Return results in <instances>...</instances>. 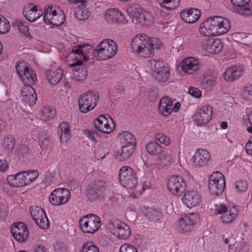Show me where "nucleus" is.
I'll use <instances>...</instances> for the list:
<instances>
[{"label":"nucleus","instance_id":"f257e3e1","mask_svg":"<svg viewBox=\"0 0 252 252\" xmlns=\"http://www.w3.org/2000/svg\"><path fill=\"white\" fill-rule=\"evenodd\" d=\"M230 28L229 21L221 16L206 19L200 26V33L205 36H217L226 33Z\"/></svg>","mask_w":252,"mask_h":252},{"label":"nucleus","instance_id":"f03ea898","mask_svg":"<svg viewBox=\"0 0 252 252\" xmlns=\"http://www.w3.org/2000/svg\"><path fill=\"white\" fill-rule=\"evenodd\" d=\"M152 42L150 38L145 34L136 35L131 43V48L134 53L143 57H147L152 54Z\"/></svg>","mask_w":252,"mask_h":252},{"label":"nucleus","instance_id":"7ed1b4c3","mask_svg":"<svg viewBox=\"0 0 252 252\" xmlns=\"http://www.w3.org/2000/svg\"><path fill=\"white\" fill-rule=\"evenodd\" d=\"M117 51V44L114 40L105 39L99 43L93 53L94 56H97L99 60H106L114 57Z\"/></svg>","mask_w":252,"mask_h":252},{"label":"nucleus","instance_id":"20e7f679","mask_svg":"<svg viewBox=\"0 0 252 252\" xmlns=\"http://www.w3.org/2000/svg\"><path fill=\"white\" fill-rule=\"evenodd\" d=\"M16 72L23 83L27 86L33 85L37 80L36 74L30 65L24 62H17L15 65Z\"/></svg>","mask_w":252,"mask_h":252},{"label":"nucleus","instance_id":"39448f33","mask_svg":"<svg viewBox=\"0 0 252 252\" xmlns=\"http://www.w3.org/2000/svg\"><path fill=\"white\" fill-rule=\"evenodd\" d=\"M149 64L157 81L161 83L168 81L170 76V70L164 62L159 60H152L149 61Z\"/></svg>","mask_w":252,"mask_h":252},{"label":"nucleus","instance_id":"423d86ee","mask_svg":"<svg viewBox=\"0 0 252 252\" xmlns=\"http://www.w3.org/2000/svg\"><path fill=\"white\" fill-rule=\"evenodd\" d=\"M79 225L84 233L93 234L101 226L100 219L95 214H89L80 219Z\"/></svg>","mask_w":252,"mask_h":252},{"label":"nucleus","instance_id":"0eeeda50","mask_svg":"<svg viewBox=\"0 0 252 252\" xmlns=\"http://www.w3.org/2000/svg\"><path fill=\"white\" fill-rule=\"evenodd\" d=\"M119 180L122 186L128 189L135 188L138 183L135 171L127 166H124L120 168Z\"/></svg>","mask_w":252,"mask_h":252},{"label":"nucleus","instance_id":"6e6552de","mask_svg":"<svg viewBox=\"0 0 252 252\" xmlns=\"http://www.w3.org/2000/svg\"><path fill=\"white\" fill-rule=\"evenodd\" d=\"M98 95L94 91H88L82 94L78 98L79 109L83 113H86L94 109L98 101Z\"/></svg>","mask_w":252,"mask_h":252},{"label":"nucleus","instance_id":"1a4fd4ad","mask_svg":"<svg viewBox=\"0 0 252 252\" xmlns=\"http://www.w3.org/2000/svg\"><path fill=\"white\" fill-rule=\"evenodd\" d=\"M225 187V181L223 174L220 172H213L210 176L208 188L212 195L219 196L221 194Z\"/></svg>","mask_w":252,"mask_h":252},{"label":"nucleus","instance_id":"9d476101","mask_svg":"<svg viewBox=\"0 0 252 252\" xmlns=\"http://www.w3.org/2000/svg\"><path fill=\"white\" fill-rule=\"evenodd\" d=\"M92 49V46L88 44H79L75 46L71 50L69 56L73 59L74 63L70 66H79L83 64V61H87L88 56L87 53L88 50Z\"/></svg>","mask_w":252,"mask_h":252},{"label":"nucleus","instance_id":"9b49d317","mask_svg":"<svg viewBox=\"0 0 252 252\" xmlns=\"http://www.w3.org/2000/svg\"><path fill=\"white\" fill-rule=\"evenodd\" d=\"M167 188L173 195L180 196L186 190V184L181 176L174 175L169 178Z\"/></svg>","mask_w":252,"mask_h":252},{"label":"nucleus","instance_id":"f8f14e48","mask_svg":"<svg viewBox=\"0 0 252 252\" xmlns=\"http://www.w3.org/2000/svg\"><path fill=\"white\" fill-rule=\"evenodd\" d=\"M95 128L102 133L109 134L115 128V123L109 116L100 115L94 122Z\"/></svg>","mask_w":252,"mask_h":252},{"label":"nucleus","instance_id":"ddd939ff","mask_svg":"<svg viewBox=\"0 0 252 252\" xmlns=\"http://www.w3.org/2000/svg\"><path fill=\"white\" fill-rule=\"evenodd\" d=\"M109 227L113 231V234L120 239H126L130 236L129 226L118 220L110 222Z\"/></svg>","mask_w":252,"mask_h":252},{"label":"nucleus","instance_id":"4468645a","mask_svg":"<svg viewBox=\"0 0 252 252\" xmlns=\"http://www.w3.org/2000/svg\"><path fill=\"white\" fill-rule=\"evenodd\" d=\"M70 197L69 190L65 188L55 189L50 194L49 201L54 205H60L67 203Z\"/></svg>","mask_w":252,"mask_h":252},{"label":"nucleus","instance_id":"2eb2a0df","mask_svg":"<svg viewBox=\"0 0 252 252\" xmlns=\"http://www.w3.org/2000/svg\"><path fill=\"white\" fill-rule=\"evenodd\" d=\"M30 212L37 225L42 229L49 227V221L43 210L38 206H31Z\"/></svg>","mask_w":252,"mask_h":252},{"label":"nucleus","instance_id":"dca6fc26","mask_svg":"<svg viewBox=\"0 0 252 252\" xmlns=\"http://www.w3.org/2000/svg\"><path fill=\"white\" fill-rule=\"evenodd\" d=\"M11 232L15 239L20 243L25 242L29 236L26 224L21 221L14 222L12 224Z\"/></svg>","mask_w":252,"mask_h":252},{"label":"nucleus","instance_id":"f3484780","mask_svg":"<svg viewBox=\"0 0 252 252\" xmlns=\"http://www.w3.org/2000/svg\"><path fill=\"white\" fill-rule=\"evenodd\" d=\"M197 219V215L194 213L185 215L179 220L177 225L179 230L183 233L190 232L194 228Z\"/></svg>","mask_w":252,"mask_h":252},{"label":"nucleus","instance_id":"a211bd4d","mask_svg":"<svg viewBox=\"0 0 252 252\" xmlns=\"http://www.w3.org/2000/svg\"><path fill=\"white\" fill-rule=\"evenodd\" d=\"M213 108L208 105L202 106L198 109L194 117L198 126L207 124L211 119Z\"/></svg>","mask_w":252,"mask_h":252},{"label":"nucleus","instance_id":"6ab92c4d","mask_svg":"<svg viewBox=\"0 0 252 252\" xmlns=\"http://www.w3.org/2000/svg\"><path fill=\"white\" fill-rule=\"evenodd\" d=\"M202 47L209 53L216 54L221 50L222 44L219 39L206 38L202 42Z\"/></svg>","mask_w":252,"mask_h":252},{"label":"nucleus","instance_id":"aec40b11","mask_svg":"<svg viewBox=\"0 0 252 252\" xmlns=\"http://www.w3.org/2000/svg\"><path fill=\"white\" fill-rule=\"evenodd\" d=\"M146 149L149 154L157 157L159 161L166 160L168 154L163 151L162 146L155 141H151L146 146Z\"/></svg>","mask_w":252,"mask_h":252},{"label":"nucleus","instance_id":"412c9836","mask_svg":"<svg viewBox=\"0 0 252 252\" xmlns=\"http://www.w3.org/2000/svg\"><path fill=\"white\" fill-rule=\"evenodd\" d=\"M104 18L108 24L124 23L125 17L121 11L116 8H110L105 11Z\"/></svg>","mask_w":252,"mask_h":252},{"label":"nucleus","instance_id":"4be33fe9","mask_svg":"<svg viewBox=\"0 0 252 252\" xmlns=\"http://www.w3.org/2000/svg\"><path fill=\"white\" fill-rule=\"evenodd\" d=\"M244 71V67L242 66L232 65L226 68L223 73V77L227 82H233L242 76Z\"/></svg>","mask_w":252,"mask_h":252},{"label":"nucleus","instance_id":"5701e85b","mask_svg":"<svg viewBox=\"0 0 252 252\" xmlns=\"http://www.w3.org/2000/svg\"><path fill=\"white\" fill-rule=\"evenodd\" d=\"M195 167H201L206 165L210 159L209 153L205 150L199 149L192 158Z\"/></svg>","mask_w":252,"mask_h":252},{"label":"nucleus","instance_id":"b1692460","mask_svg":"<svg viewBox=\"0 0 252 252\" xmlns=\"http://www.w3.org/2000/svg\"><path fill=\"white\" fill-rule=\"evenodd\" d=\"M43 14L42 9L38 8L36 5L31 4L25 7L23 10V15L26 19L30 22H33L40 18Z\"/></svg>","mask_w":252,"mask_h":252},{"label":"nucleus","instance_id":"393cba45","mask_svg":"<svg viewBox=\"0 0 252 252\" xmlns=\"http://www.w3.org/2000/svg\"><path fill=\"white\" fill-rule=\"evenodd\" d=\"M182 200L187 207L191 208L199 205L201 201V196L196 191H188L185 192Z\"/></svg>","mask_w":252,"mask_h":252},{"label":"nucleus","instance_id":"a878e982","mask_svg":"<svg viewBox=\"0 0 252 252\" xmlns=\"http://www.w3.org/2000/svg\"><path fill=\"white\" fill-rule=\"evenodd\" d=\"M181 19L185 22L194 23L196 22L200 17V11L194 8H190L184 9L180 13Z\"/></svg>","mask_w":252,"mask_h":252},{"label":"nucleus","instance_id":"bb28decb","mask_svg":"<svg viewBox=\"0 0 252 252\" xmlns=\"http://www.w3.org/2000/svg\"><path fill=\"white\" fill-rule=\"evenodd\" d=\"M183 70L188 74H192L199 68L198 61L190 57L184 59L181 63Z\"/></svg>","mask_w":252,"mask_h":252},{"label":"nucleus","instance_id":"cd10ccee","mask_svg":"<svg viewBox=\"0 0 252 252\" xmlns=\"http://www.w3.org/2000/svg\"><path fill=\"white\" fill-rule=\"evenodd\" d=\"M173 101L169 97L164 96L162 98L159 103L158 111L161 115L167 117L172 112V103Z\"/></svg>","mask_w":252,"mask_h":252},{"label":"nucleus","instance_id":"c85d7f7f","mask_svg":"<svg viewBox=\"0 0 252 252\" xmlns=\"http://www.w3.org/2000/svg\"><path fill=\"white\" fill-rule=\"evenodd\" d=\"M135 149V147L133 145H124L122 146L121 151L116 152V158L121 161H125L131 156Z\"/></svg>","mask_w":252,"mask_h":252},{"label":"nucleus","instance_id":"c756f323","mask_svg":"<svg viewBox=\"0 0 252 252\" xmlns=\"http://www.w3.org/2000/svg\"><path fill=\"white\" fill-rule=\"evenodd\" d=\"M7 180L11 186L20 187L26 185L23 171L17 173L15 175L8 176Z\"/></svg>","mask_w":252,"mask_h":252},{"label":"nucleus","instance_id":"7c9ffc66","mask_svg":"<svg viewBox=\"0 0 252 252\" xmlns=\"http://www.w3.org/2000/svg\"><path fill=\"white\" fill-rule=\"evenodd\" d=\"M63 71L61 68L49 71L47 75V79L49 83L52 85L59 83L63 78Z\"/></svg>","mask_w":252,"mask_h":252},{"label":"nucleus","instance_id":"2f4dec72","mask_svg":"<svg viewBox=\"0 0 252 252\" xmlns=\"http://www.w3.org/2000/svg\"><path fill=\"white\" fill-rule=\"evenodd\" d=\"M119 137L123 144L136 146V139L132 133L128 131H123L119 134Z\"/></svg>","mask_w":252,"mask_h":252},{"label":"nucleus","instance_id":"473e14b6","mask_svg":"<svg viewBox=\"0 0 252 252\" xmlns=\"http://www.w3.org/2000/svg\"><path fill=\"white\" fill-rule=\"evenodd\" d=\"M53 16L49 17V21L45 23H49L56 26L62 25L65 21V16L62 10H60L59 13L57 12L55 14H53Z\"/></svg>","mask_w":252,"mask_h":252},{"label":"nucleus","instance_id":"72a5a7b5","mask_svg":"<svg viewBox=\"0 0 252 252\" xmlns=\"http://www.w3.org/2000/svg\"><path fill=\"white\" fill-rule=\"evenodd\" d=\"M61 132L60 139L62 142H66L70 137L71 131L68 123L67 122L62 123L59 126L58 131Z\"/></svg>","mask_w":252,"mask_h":252},{"label":"nucleus","instance_id":"f704fd0d","mask_svg":"<svg viewBox=\"0 0 252 252\" xmlns=\"http://www.w3.org/2000/svg\"><path fill=\"white\" fill-rule=\"evenodd\" d=\"M75 66L76 67L74 68L73 72L75 80L79 82L84 80L87 78L88 75L86 68L83 66L81 67L80 65Z\"/></svg>","mask_w":252,"mask_h":252},{"label":"nucleus","instance_id":"c9c22d12","mask_svg":"<svg viewBox=\"0 0 252 252\" xmlns=\"http://www.w3.org/2000/svg\"><path fill=\"white\" fill-rule=\"evenodd\" d=\"M145 216L151 221H158L162 217V214L159 210L148 208L145 213Z\"/></svg>","mask_w":252,"mask_h":252},{"label":"nucleus","instance_id":"e433bc0d","mask_svg":"<svg viewBox=\"0 0 252 252\" xmlns=\"http://www.w3.org/2000/svg\"><path fill=\"white\" fill-rule=\"evenodd\" d=\"M157 1L161 7L170 10L179 6L180 0H157Z\"/></svg>","mask_w":252,"mask_h":252},{"label":"nucleus","instance_id":"4c0bfd02","mask_svg":"<svg viewBox=\"0 0 252 252\" xmlns=\"http://www.w3.org/2000/svg\"><path fill=\"white\" fill-rule=\"evenodd\" d=\"M89 187L102 194L106 190V182L103 180H96L91 182Z\"/></svg>","mask_w":252,"mask_h":252},{"label":"nucleus","instance_id":"58836bf2","mask_svg":"<svg viewBox=\"0 0 252 252\" xmlns=\"http://www.w3.org/2000/svg\"><path fill=\"white\" fill-rule=\"evenodd\" d=\"M55 113L50 106H45L41 109V116L43 121H48L55 117Z\"/></svg>","mask_w":252,"mask_h":252},{"label":"nucleus","instance_id":"ea45409f","mask_svg":"<svg viewBox=\"0 0 252 252\" xmlns=\"http://www.w3.org/2000/svg\"><path fill=\"white\" fill-rule=\"evenodd\" d=\"M23 173L26 185H28L33 182L39 175L38 172L37 170L25 171H23Z\"/></svg>","mask_w":252,"mask_h":252},{"label":"nucleus","instance_id":"a19ab883","mask_svg":"<svg viewBox=\"0 0 252 252\" xmlns=\"http://www.w3.org/2000/svg\"><path fill=\"white\" fill-rule=\"evenodd\" d=\"M39 142L42 149H47L51 146V138L47 133H42L39 136Z\"/></svg>","mask_w":252,"mask_h":252},{"label":"nucleus","instance_id":"79ce46f5","mask_svg":"<svg viewBox=\"0 0 252 252\" xmlns=\"http://www.w3.org/2000/svg\"><path fill=\"white\" fill-rule=\"evenodd\" d=\"M237 216V214L236 213H234L231 210H229L221 216L222 221L224 223H230L236 218Z\"/></svg>","mask_w":252,"mask_h":252},{"label":"nucleus","instance_id":"37998d69","mask_svg":"<svg viewBox=\"0 0 252 252\" xmlns=\"http://www.w3.org/2000/svg\"><path fill=\"white\" fill-rule=\"evenodd\" d=\"M30 89L32 91L29 94L23 95V97L24 99H27V102L29 105H33L36 101L37 94L33 88L31 87Z\"/></svg>","mask_w":252,"mask_h":252},{"label":"nucleus","instance_id":"c03bdc74","mask_svg":"<svg viewBox=\"0 0 252 252\" xmlns=\"http://www.w3.org/2000/svg\"><path fill=\"white\" fill-rule=\"evenodd\" d=\"M102 194L89 186L87 191V197L91 202H94L99 198Z\"/></svg>","mask_w":252,"mask_h":252},{"label":"nucleus","instance_id":"a18cd8bd","mask_svg":"<svg viewBox=\"0 0 252 252\" xmlns=\"http://www.w3.org/2000/svg\"><path fill=\"white\" fill-rule=\"evenodd\" d=\"M15 25L17 27L19 31L21 33L25 35H28L30 34L28 25L26 22L17 21L15 23Z\"/></svg>","mask_w":252,"mask_h":252},{"label":"nucleus","instance_id":"49530a36","mask_svg":"<svg viewBox=\"0 0 252 252\" xmlns=\"http://www.w3.org/2000/svg\"><path fill=\"white\" fill-rule=\"evenodd\" d=\"M81 252H99L97 246L93 242H88L84 244Z\"/></svg>","mask_w":252,"mask_h":252},{"label":"nucleus","instance_id":"de8ad7c7","mask_svg":"<svg viewBox=\"0 0 252 252\" xmlns=\"http://www.w3.org/2000/svg\"><path fill=\"white\" fill-rule=\"evenodd\" d=\"M57 11L53 5H50L46 7L44 9V12L43 15V20L45 22L49 21V17L53 16V14H55Z\"/></svg>","mask_w":252,"mask_h":252},{"label":"nucleus","instance_id":"09e8293b","mask_svg":"<svg viewBox=\"0 0 252 252\" xmlns=\"http://www.w3.org/2000/svg\"><path fill=\"white\" fill-rule=\"evenodd\" d=\"M10 28L9 21L5 17H3L0 21V33L4 34L7 32Z\"/></svg>","mask_w":252,"mask_h":252},{"label":"nucleus","instance_id":"8fccbe9b","mask_svg":"<svg viewBox=\"0 0 252 252\" xmlns=\"http://www.w3.org/2000/svg\"><path fill=\"white\" fill-rule=\"evenodd\" d=\"M243 98L248 101H252V85L245 87L242 90Z\"/></svg>","mask_w":252,"mask_h":252},{"label":"nucleus","instance_id":"3c124183","mask_svg":"<svg viewBox=\"0 0 252 252\" xmlns=\"http://www.w3.org/2000/svg\"><path fill=\"white\" fill-rule=\"evenodd\" d=\"M15 138L11 135H8L4 138V146L8 150H12L15 146Z\"/></svg>","mask_w":252,"mask_h":252},{"label":"nucleus","instance_id":"603ef678","mask_svg":"<svg viewBox=\"0 0 252 252\" xmlns=\"http://www.w3.org/2000/svg\"><path fill=\"white\" fill-rule=\"evenodd\" d=\"M248 189V185L245 181H238L235 186L236 191L244 192Z\"/></svg>","mask_w":252,"mask_h":252},{"label":"nucleus","instance_id":"864d4df0","mask_svg":"<svg viewBox=\"0 0 252 252\" xmlns=\"http://www.w3.org/2000/svg\"><path fill=\"white\" fill-rule=\"evenodd\" d=\"M155 137L160 143L168 145L170 143V139L168 137L162 133H158L156 134Z\"/></svg>","mask_w":252,"mask_h":252},{"label":"nucleus","instance_id":"5fc2aeb1","mask_svg":"<svg viewBox=\"0 0 252 252\" xmlns=\"http://www.w3.org/2000/svg\"><path fill=\"white\" fill-rule=\"evenodd\" d=\"M148 95L151 101H155L158 96V89L156 87L152 88L150 89Z\"/></svg>","mask_w":252,"mask_h":252},{"label":"nucleus","instance_id":"6e6d98bb","mask_svg":"<svg viewBox=\"0 0 252 252\" xmlns=\"http://www.w3.org/2000/svg\"><path fill=\"white\" fill-rule=\"evenodd\" d=\"M85 135L94 142L97 141L98 134L94 130H85L84 132Z\"/></svg>","mask_w":252,"mask_h":252},{"label":"nucleus","instance_id":"4d7b16f0","mask_svg":"<svg viewBox=\"0 0 252 252\" xmlns=\"http://www.w3.org/2000/svg\"><path fill=\"white\" fill-rule=\"evenodd\" d=\"M119 252H138L135 247L131 245L125 244L121 246Z\"/></svg>","mask_w":252,"mask_h":252},{"label":"nucleus","instance_id":"13d9d810","mask_svg":"<svg viewBox=\"0 0 252 252\" xmlns=\"http://www.w3.org/2000/svg\"><path fill=\"white\" fill-rule=\"evenodd\" d=\"M77 17L81 20L87 19L90 15V13L87 9H83L78 11L76 14Z\"/></svg>","mask_w":252,"mask_h":252},{"label":"nucleus","instance_id":"bf43d9fd","mask_svg":"<svg viewBox=\"0 0 252 252\" xmlns=\"http://www.w3.org/2000/svg\"><path fill=\"white\" fill-rule=\"evenodd\" d=\"M189 94L196 98H199L201 96L200 91L198 89L192 86H190L189 88Z\"/></svg>","mask_w":252,"mask_h":252},{"label":"nucleus","instance_id":"052dcab7","mask_svg":"<svg viewBox=\"0 0 252 252\" xmlns=\"http://www.w3.org/2000/svg\"><path fill=\"white\" fill-rule=\"evenodd\" d=\"M231 3L235 6L244 7L250 1V0H231Z\"/></svg>","mask_w":252,"mask_h":252},{"label":"nucleus","instance_id":"680f3d73","mask_svg":"<svg viewBox=\"0 0 252 252\" xmlns=\"http://www.w3.org/2000/svg\"><path fill=\"white\" fill-rule=\"evenodd\" d=\"M150 42H152L151 46H152V54L153 53L154 48L159 49L162 46L161 42L158 39L153 38L151 39L150 38Z\"/></svg>","mask_w":252,"mask_h":252},{"label":"nucleus","instance_id":"e2e57ef3","mask_svg":"<svg viewBox=\"0 0 252 252\" xmlns=\"http://www.w3.org/2000/svg\"><path fill=\"white\" fill-rule=\"evenodd\" d=\"M239 13L246 16H252V6L251 7L245 6L240 8Z\"/></svg>","mask_w":252,"mask_h":252},{"label":"nucleus","instance_id":"0e129e2a","mask_svg":"<svg viewBox=\"0 0 252 252\" xmlns=\"http://www.w3.org/2000/svg\"><path fill=\"white\" fill-rule=\"evenodd\" d=\"M204 82L208 86H212L214 85L216 82V77L212 76H208L205 78Z\"/></svg>","mask_w":252,"mask_h":252},{"label":"nucleus","instance_id":"69168bd1","mask_svg":"<svg viewBox=\"0 0 252 252\" xmlns=\"http://www.w3.org/2000/svg\"><path fill=\"white\" fill-rule=\"evenodd\" d=\"M245 149L247 153L252 156V137L250 138L249 141L246 143Z\"/></svg>","mask_w":252,"mask_h":252},{"label":"nucleus","instance_id":"338daca9","mask_svg":"<svg viewBox=\"0 0 252 252\" xmlns=\"http://www.w3.org/2000/svg\"><path fill=\"white\" fill-rule=\"evenodd\" d=\"M147 15H145V14H142V13H140L139 14V15L138 16V19L139 20L140 22L141 23H144L145 24H150V23H149L150 19H147Z\"/></svg>","mask_w":252,"mask_h":252},{"label":"nucleus","instance_id":"774afa93","mask_svg":"<svg viewBox=\"0 0 252 252\" xmlns=\"http://www.w3.org/2000/svg\"><path fill=\"white\" fill-rule=\"evenodd\" d=\"M228 210H227V207L223 205H220V207L215 210L216 214H222L223 215Z\"/></svg>","mask_w":252,"mask_h":252}]
</instances>
